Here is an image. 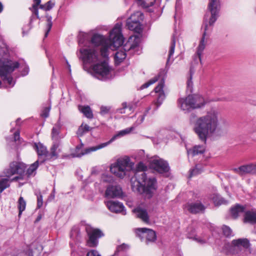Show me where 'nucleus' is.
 Returning a JSON list of instances; mask_svg holds the SVG:
<instances>
[{
	"label": "nucleus",
	"instance_id": "nucleus-1",
	"mask_svg": "<svg viewBox=\"0 0 256 256\" xmlns=\"http://www.w3.org/2000/svg\"><path fill=\"white\" fill-rule=\"evenodd\" d=\"M121 31L122 24H116L110 32L109 38L102 35L94 34L88 42L94 46L80 50L84 62L90 64L96 62L99 60V51L103 58H107L108 49L114 50L121 46L124 41Z\"/></svg>",
	"mask_w": 256,
	"mask_h": 256
},
{
	"label": "nucleus",
	"instance_id": "nucleus-2",
	"mask_svg": "<svg viewBox=\"0 0 256 256\" xmlns=\"http://www.w3.org/2000/svg\"><path fill=\"white\" fill-rule=\"evenodd\" d=\"M220 114L218 110L212 108L206 114L198 118L194 124V130L199 138L206 143L208 137L214 135L218 131Z\"/></svg>",
	"mask_w": 256,
	"mask_h": 256
},
{
	"label": "nucleus",
	"instance_id": "nucleus-3",
	"mask_svg": "<svg viewBox=\"0 0 256 256\" xmlns=\"http://www.w3.org/2000/svg\"><path fill=\"white\" fill-rule=\"evenodd\" d=\"M220 8L219 0H209L208 10L204 15L202 26V29H204V32L198 48L196 54L194 57V60L196 63L198 61L201 62V56L206 43L205 40L206 36L211 32L212 26L219 16Z\"/></svg>",
	"mask_w": 256,
	"mask_h": 256
},
{
	"label": "nucleus",
	"instance_id": "nucleus-4",
	"mask_svg": "<svg viewBox=\"0 0 256 256\" xmlns=\"http://www.w3.org/2000/svg\"><path fill=\"white\" fill-rule=\"evenodd\" d=\"M146 169V166L142 162L138 164L134 177L131 179L132 188L134 192L150 198L156 189V182L155 178H147L145 172Z\"/></svg>",
	"mask_w": 256,
	"mask_h": 256
},
{
	"label": "nucleus",
	"instance_id": "nucleus-5",
	"mask_svg": "<svg viewBox=\"0 0 256 256\" xmlns=\"http://www.w3.org/2000/svg\"><path fill=\"white\" fill-rule=\"evenodd\" d=\"M178 104L182 110L188 112L204 106L205 102L203 97L200 95H189L185 98H179Z\"/></svg>",
	"mask_w": 256,
	"mask_h": 256
},
{
	"label": "nucleus",
	"instance_id": "nucleus-6",
	"mask_svg": "<svg viewBox=\"0 0 256 256\" xmlns=\"http://www.w3.org/2000/svg\"><path fill=\"white\" fill-rule=\"evenodd\" d=\"M130 164V159L128 158H121L112 164L110 170L116 176L124 178L126 174V172L131 167Z\"/></svg>",
	"mask_w": 256,
	"mask_h": 256
},
{
	"label": "nucleus",
	"instance_id": "nucleus-7",
	"mask_svg": "<svg viewBox=\"0 0 256 256\" xmlns=\"http://www.w3.org/2000/svg\"><path fill=\"white\" fill-rule=\"evenodd\" d=\"M92 70L93 76L100 80H106L112 78L111 68L105 61L94 64Z\"/></svg>",
	"mask_w": 256,
	"mask_h": 256
},
{
	"label": "nucleus",
	"instance_id": "nucleus-8",
	"mask_svg": "<svg viewBox=\"0 0 256 256\" xmlns=\"http://www.w3.org/2000/svg\"><path fill=\"white\" fill-rule=\"evenodd\" d=\"M250 242L247 238H238L232 241L230 250L238 256H250Z\"/></svg>",
	"mask_w": 256,
	"mask_h": 256
},
{
	"label": "nucleus",
	"instance_id": "nucleus-9",
	"mask_svg": "<svg viewBox=\"0 0 256 256\" xmlns=\"http://www.w3.org/2000/svg\"><path fill=\"white\" fill-rule=\"evenodd\" d=\"M114 138H112L109 141L106 142L101 144L97 146L86 148L84 150H82L84 144L81 142L80 144L78 145L76 147L74 152L72 153L71 156L73 158H80L85 154H88L91 152H94L106 146L114 140Z\"/></svg>",
	"mask_w": 256,
	"mask_h": 256
},
{
	"label": "nucleus",
	"instance_id": "nucleus-10",
	"mask_svg": "<svg viewBox=\"0 0 256 256\" xmlns=\"http://www.w3.org/2000/svg\"><path fill=\"white\" fill-rule=\"evenodd\" d=\"M60 126L59 124H55L52 129V138L54 144L50 149L51 158L57 156L56 150L60 146V140L64 137V136L60 134Z\"/></svg>",
	"mask_w": 256,
	"mask_h": 256
},
{
	"label": "nucleus",
	"instance_id": "nucleus-11",
	"mask_svg": "<svg viewBox=\"0 0 256 256\" xmlns=\"http://www.w3.org/2000/svg\"><path fill=\"white\" fill-rule=\"evenodd\" d=\"M86 230L88 238L87 245L90 247H96L98 244V239L104 236L103 232L99 229L88 226L86 227Z\"/></svg>",
	"mask_w": 256,
	"mask_h": 256
},
{
	"label": "nucleus",
	"instance_id": "nucleus-12",
	"mask_svg": "<svg viewBox=\"0 0 256 256\" xmlns=\"http://www.w3.org/2000/svg\"><path fill=\"white\" fill-rule=\"evenodd\" d=\"M136 233L142 240L145 238V242L146 244L150 242H154L156 239L155 232L151 229L138 228L136 230Z\"/></svg>",
	"mask_w": 256,
	"mask_h": 256
},
{
	"label": "nucleus",
	"instance_id": "nucleus-13",
	"mask_svg": "<svg viewBox=\"0 0 256 256\" xmlns=\"http://www.w3.org/2000/svg\"><path fill=\"white\" fill-rule=\"evenodd\" d=\"M26 166L24 164L14 162L10 164L9 168L6 170L4 173L5 176L10 178L14 174H22L24 172Z\"/></svg>",
	"mask_w": 256,
	"mask_h": 256
},
{
	"label": "nucleus",
	"instance_id": "nucleus-14",
	"mask_svg": "<svg viewBox=\"0 0 256 256\" xmlns=\"http://www.w3.org/2000/svg\"><path fill=\"white\" fill-rule=\"evenodd\" d=\"M232 170L240 176L254 174L256 172V163L244 164L238 168H232Z\"/></svg>",
	"mask_w": 256,
	"mask_h": 256
},
{
	"label": "nucleus",
	"instance_id": "nucleus-15",
	"mask_svg": "<svg viewBox=\"0 0 256 256\" xmlns=\"http://www.w3.org/2000/svg\"><path fill=\"white\" fill-rule=\"evenodd\" d=\"M151 166L156 171L160 174L168 172L170 167L166 162L158 158H155L151 160Z\"/></svg>",
	"mask_w": 256,
	"mask_h": 256
},
{
	"label": "nucleus",
	"instance_id": "nucleus-16",
	"mask_svg": "<svg viewBox=\"0 0 256 256\" xmlns=\"http://www.w3.org/2000/svg\"><path fill=\"white\" fill-rule=\"evenodd\" d=\"M134 44H131L129 43H126L124 45V46L119 50L115 54L114 59L116 62H121L126 58V52L134 49Z\"/></svg>",
	"mask_w": 256,
	"mask_h": 256
},
{
	"label": "nucleus",
	"instance_id": "nucleus-17",
	"mask_svg": "<svg viewBox=\"0 0 256 256\" xmlns=\"http://www.w3.org/2000/svg\"><path fill=\"white\" fill-rule=\"evenodd\" d=\"M106 203V206L110 212L115 213H122L124 215L126 214L124 207L122 203L114 200H109Z\"/></svg>",
	"mask_w": 256,
	"mask_h": 256
},
{
	"label": "nucleus",
	"instance_id": "nucleus-18",
	"mask_svg": "<svg viewBox=\"0 0 256 256\" xmlns=\"http://www.w3.org/2000/svg\"><path fill=\"white\" fill-rule=\"evenodd\" d=\"M186 208L190 213L194 214L204 212L206 209V206L200 202L188 203Z\"/></svg>",
	"mask_w": 256,
	"mask_h": 256
},
{
	"label": "nucleus",
	"instance_id": "nucleus-19",
	"mask_svg": "<svg viewBox=\"0 0 256 256\" xmlns=\"http://www.w3.org/2000/svg\"><path fill=\"white\" fill-rule=\"evenodd\" d=\"M122 195V190L120 186H108L105 192V196L108 198L120 197Z\"/></svg>",
	"mask_w": 256,
	"mask_h": 256
},
{
	"label": "nucleus",
	"instance_id": "nucleus-20",
	"mask_svg": "<svg viewBox=\"0 0 256 256\" xmlns=\"http://www.w3.org/2000/svg\"><path fill=\"white\" fill-rule=\"evenodd\" d=\"M164 80L162 79L157 86H156L154 88L155 92L156 93H158L157 102L156 103V109H157L158 107L162 104L163 100L165 98V94L162 90L164 86Z\"/></svg>",
	"mask_w": 256,
	"mask_h": 256
},
{
	"label": "nucleus",
	"instance_id": "nucleus-21",
	"mask_svg": "<svg viewBox=\"0 0 256 256\" xmlns=\"http://www.w3.org/2000/svg\"><path fill=\"white\" fill-rule=\"evenodd\" d=\"M132 212L136 214L137 218L142 220L145 223L150 222L149 216L147 210L143 208L138 206L132 210Z\"/></svg>",
	"mask_w": 256,
	"mask_h": 256
},
{
	"label": "nucleus",
	"instance_id": "nucleus-22",
	"mask_svg": "<svg viewBox=\"0 0 256 256\" xmlns=\"http://www.w3.org/2000/svg\"><path fill=\"white\" fill-rule=\"evenodd\" d=\"M133 17H130L126 20V26L130 30L134 31L136 32L140 33L142 32V27L140 24V22H138V21L132 22V20H133Z\"/></svg>",
	"mask_w": 256,
	"mask_h": 256
},
{
	"label": "nucleus",
	"instance_id": "nucleus-23",
	"mask_svg": "<svg viewBox=\"0 0 256 256\" xmlns=\"http://www.w3.org/2000/svg\"><path fill=\"white\" fill-rule=\"evenodd\" d=\"M206 150V147L204 145H196L192 148L187 150L188 154L194 156L196 155L202 154Z\"/></svg>",
	"mask_w": 256,
	"mask_h": 256
},
{
	"label": "nucleus",
	"instance_id": "nucleus-24",
	"mask_svg": "<svg viewBox=\"0 0 256 256\" xmlns=\"http://www.w3.org/2000/svg\"><path fill=\"white\" fill-rule=\"evenodd\" d=\"M246 208L244 206L239 204H236L230 209V214L234 218H237L240 214H242L245 210Z\"/></svg>",
	"mask_w": 256,
	"mask_h": 256
},
{
	"label": "nucleus",
	"instance_id": "nucleus-25",
	"mask_svg": "<svg viewBox=\"0 0 256 256\" xmlns=\"http://www.w3.org/2000/svg\"><path fill=\"white\" fill-rule=\"evenodd\" d=\"M244 222L252 224L256 223V212L248 210L244 214Z\"/></svg>",
	"mask_w": 256,
	"mask_h": 256
},
{
	"label": "nucleus",
	"instance_id": "nucleus-26",
	"mask_svg": "<svg viewBox=\"0 0 256 256\" xmlns=\"http://www.w3.org/2000/svg\"><path fill=\"white\" fill-rule=\"evenodd\" d=\"M34 148L36 151L38 156H46L48 153L46 147H45L40 143H35L34 146Z\"/></svg>",
	"mask_w": 256,
	"mask_h": 256
},
{
	"label": "nucleus",
	"instance_id": "nucleus-27",
	"mask_svg": "<svg viewBox=\"0 0 256 256\" xmlns=\"http://www.w3.org/2000/svg\"><path fill=\"white\" fill-rule=\"evenodd\" d=\"M78 110L80 111L84 116L88 118L92 119L94 118L92 110L88 106H78Z\"/></svg>",
	"mask_w": 256,
	"mask_h": 256
},
{
	"label": "nucleus",
	"instance_id": "nucleus-28",
	"mask_svg": "<svg viewBox=\"0 0 256 256\" xmlns=\"http://www.w3.org/2000/svg\"><path fill=\"white\" fill-rule=\"evenodd\" d=\"M138 102V100L137 102H132L129 104L128 106H127V104L126 102H123L122 104V108L119 110V112L121 114L125 113L126 112L124 110L126 108H128L130 111H133L137 106Z\"/></svg>",
	"mask_w": 256,
	"mask_h": 256
},
{
	"label": "nucleus",
	"instance_id": "nucleus-29",
	"mask_svg": "<svg viewBox=\"0 0 256 256\" xmlns=\"http://www.w3.org/2000/svg\"><path fill=\"white\" fill-rule=\"evenodd\" d=\"M39 166V160L36 161L34 163L32 164L26 171V174L28 176H34L36 174V171Z\"/></svg>",
	"mask_w": 256,
	"mask_h": 256
},
{
	"label": "nucleus",
	"instance_id": "nucleus-30",
	"mask_svg": "<svg viewBox=\"0 0 256 256\" xmlns=\"http://www.w3.org/2000/svg\"><path fill=\"white\" fill-rule=\"evenodd\" d=\"M212 199L214 204L216 206L221 205L222 204H226L228 203L227 200L217 194H214Z\"/></svg>",
	"mask_w": 256,
	"mask_h": 256
},
{
	"label": "nucleus",
	"instance_id": "nucleus-31",
	"mask_svg": "<svg viewBox=\"0 0 256 256\" xmlns=\"http://www.w3.org/2000/svg\"><path fill=\"white\" fill-rule=\"evenodd\" d=\"M138 4L142 8H147L154 5L156 0H136Z\"/></svg>",
	"mask_w": 256,
	"mask_h": 256
},
{
	"label": "nucleus",
	"instance_id": "nucleus-32",
	"mask_svg": "<svg viewBox=\"0 0 256 256\" xmlns=\"http://www.w3.org/2000/svg\"><path fill=\"white\" fill-rule=\"evenodd\" d=\"M33 2L34 3L32 7L30 8V10L36 16L37 18L40 19L38 6L41 2V0H33Z\"/></svg>",
	"mask_w": 256,
	"mask_h": 256
},
{
	"label": "nucleus",
	"instance_id": "nucleus-33",
	"mask_svg": "<svg viewBox=\"0 0 256 256\" xmlns=\"http://www.w3.org/2000/svg\"><path fill=\"white\" fill-rule=\"evenodd\" d=\"M26 202L23 197L20 196L18 200V207L19 210L18 216H20L23 211L26 209Z\"/></svg>",
	"mask_w": 256,
	"mask_h": 256
},
{
	"label": "nucleus",
	"instance_id": "nucleus-34",
	"mask_svg": "<svg viewBox=\"0 0 256 256\" xmlns=\"http://www.w3.org/2000/svg\"><path fill=\"white\" fill-rule=\"evenodd\" d=\"M188 238L192 239L200 244L206 243L208 239V236L206 235L203 236L202 237L196 236L194 237L188 236Z\"/></svg>",
	"mask_w": 256,
	"mask_h": 256
},
{
	"label": "nucleus",
	"instance_id": "nucleus-35",
	"mask_svg": "<svg viewBox=\"0 0 256 256\" xmlns=\"http://www.w3.org/2000/svg\"><path fill=\"white\" fill-rule=\"evenodd\" d=\"M9 186V180L8 178H0V194Z\"/></svg>",
	"mask_w": 256,
	"mask_h": 256
},
{
	"label": "nucleus",
	"instance_id": "nucleus-36",
	"mask_svg": "<svg viewBox=\"0 0 256 256\" xmlns=\"http://www.w3.org/2000/svg\"><path fill=\"white\" fill-rule=\"evenodd\" d=\"M88 34L84 32H80L78 36V43L80 44H84L88 41Z\"/></svg>",
	"mask_w": 256,
	"mask_h": 256
},
{
	"label": "nucleus",
	"instance_id": "nucleus-37",
	"mask_svg": "<svg viewBox=\"0 0 256 256\" xmlns=\"http://www.w3.org/2000/svg\"><path fill=\"white\" fill-rule=\"evenodd\" d=\"M55 3L52 0H50L48 2L44 4H39L40 8L45 11H48L50 10L54 6Z\"/></svg>",
	"mask_w": 256,
	"mask_h": 256
},
{
	"label": "nucleus",
	"instance_id": "nucleus-38",
	"mask_svg": "<svg viewBox=\"0 0 256 256\" xmlns=\"http://www.w3.org/2000/svg\"><path fill=\"white\" fill-rule=\"evenodd\" d=\"M130 17H133L134 19L132 20V22H136L138 21V22H140L143 20L144 16L142 12L138 11L134 13Z\"/></svg>",
	"mask_w": 256,
	"mask_h": 256
},
{
	"label": "nucleus",
	"instance_id": "nucleus-39",
	"mask_svg": "<svg viewBox=\"0 0 256 256\" xmlns=\"http://www.w3.org/2000/svg\"><path fill=\"white\" fill-rule=\"evenodd\" d=\"M129 248V246L125 244H123L121 245H120L117 246L116 250L114 254L112 255L111 256H115L118 254L120 252H125L128 250Z\"/></svg>",
	"mask_w": 256,
	"mask_h": 256
},
{
	"label": "nucleus",
	"instance_id": "nucleus-40",
	"mask_svg": "<svg viewBox=\"0 0 256 256\" xmlns=\"http://www.w3.org/2000/svg\"><path fill=\"white\" fill-rule=\"evenodd\" d=\"M202 172V170L200 168V165H196L194 168L191 169L190 170L189 178L198 174H200Z\"/></svg>",
	"mask_w": 256,
	"mask_h": 256
},
{
	"label": "nucleus",
	"instance_id": "nucleus-41",
	"mask_svg": "<svg viewBox=\"0 0 256 256\" xmlns=\"http://www.w3.org/2000/svg\"><path fill=\"white\" fill-rule=\"evenodd\" d=\"M175 46H176V40H175V38H174V36H173L172 40L170 46V50L169 51L168 58L167 60V63L168 62L171 56H172V54L174 53Z\"/></svg>",
	"mask_w": 256,
	"mask_h": 256
},
{
	"label": "nucleus",
	"instance_id": "nucleus-42",
	"mask_svg": "<svg viewBox=\"0 0 256 256\" xmlns=\"http://www.w3.org/2000/svg\"><path fill=\"white\" fill-rule=\"evenodd\" d=\"M46 21H47V24H46L47 30L45 34V37L47 36L49 32L51 30V28H52V16H50L47 14L46 16Z\"/></svg>",
	"mask_w": 256,
	"mask_h": 256
},
{
	"label": "nucleus",
	"instance_id": "nucleus-43",
	"mask_svg": "<svg viewBox=\"0 0 256 256\" xmlns=\"http://www.w3.org/2000/svg\"><path fill=\"white\" fill-rule=\"evenodd\" d=\"M113 180L112 176L108 174H103L101 176V182H102L111 183Z\"/></svg>",
	"mask_w": 256,
	"mask_h": 256
},
{
	"label": "nucleus",
	"instance_id": "nucleus-44",
	"mask_svg": "<svg viewBox=\"0 0 256 256\" xmlns=\"http://www.w3.org/2000/svg\"><path fill=\"white\" fill-rule=\"evenodd\" d=\"M158 76H154V78H152L150 80H148V82H146L145 84H142L140 87L141 89L147 88L150 85L155 83L156 82H157L158 80Z\"/></svg>",
	"mask_w": 256,
	"mask_h": 256
},
{
	"label": "nucleus",
	"instance_id": "nucleus-45",
	"mask_svg": "<svg viewBox=\"0 0 256 256\" xmlns=\"http://www.w3.org/2000/svg\"><path fill=\"white\" fill-rule=\"evenodd\" d=\"M222 229L223 234L226 236L229 237L234 235L232 232L230 227L226 226H224Z\"/></svg>",
	"mask_w": 256,
	"mask_h": 256
},
{
	"label": "nucleus",
	"instance_id": "nucleus-46",
	"mask_svg": "<svg viewBox=\"0 0 256 256\" xmlns=\"http://www.w3.org/2000/svg\"><path fill=\"white\" fill-rule=\"evenodd\" d=\"M133 130V128L131 127L130 128H126L124 130H121L119 132L117 136H123L124 135H126V134H128L130 132ZM116 136H114V138H116ZM113 138V137L112 138ZM115 138H114V140Z\"/></svg>",
	"mask_w": 256,
	"mask_h": 256
},
{
	"label": "nucleus",
	"instance_id": "nucleus-47",
	"mask_svg": "<svg viewBox=\"0 0 256 256\" xmlns=\"http://www.w3.org/2000/svg\"><path fill=\"white\" fill-rule=\"evenodd\" d=\"M50 110V107H46L44 108L42 110L40 115L43 118H47L49 116V112Z\"/></svg>",
	"mask_w": 256,
	"mask_h": 256
},
{
	"label": "nucleus",
	"instance_id": "nucleus-48",
	"mask_svg": "<svg viewBox=\"0 0 256 256\" xmlns=\"http://www.w3.org/2000/svg\"><path fill=\"white\" fill-rule=\"evenodd\" d=\"M190 76L188 80L187 86H188V88L190 89V90L191 92L192 91V73L194 72H192V68L190 70Z\"/></svg>",
	"mask_w": 256,
	"mask_h": 256
},
{
	"label": "nucleus",
	"instance_id": "nucleus-49",
	"mask_svg": "<svg viewBox=\"0 0 256 256\" xmlns=\"http://www.w3.org/2000/svg\"><path fill=\"white\" fill-rule=\"evenodd\" d=\"M150 109V108H148V110H146V114H143V115H142V116H140V118H138V120H136V124H137V125H138V124H142V123L143 122V121H144V117H145V116H146V114L147 112H148V110H149Z\"/></svg>",
	"mask_w": 256,
	"mask_h": 256
},
{
	"label": "nucleus",
	"instance_id": "nucleus-50",
	"mask_svg": "<svg viewBox=\"0 0 256 256\" xmlns=\"http://www.w3.org/2000/svg\"><path fill=\"white\" fill-rule=\"evenodd\" d=\"M42 196L40 194L37 196V207L40 208L42 206Z\"/></svg>",
	"mask_w": 256,
	"mask_h": 256
},
{
	"label": "nucleus",
	"instance_id": "nucleus-51",
	"mask_svg": "<svg viewBox=\"0 0 256 256\" xmlns=\"http://www.w3.org/2000/svg\"><path fill=\"white\" fill-rule=\"evenodd\" d=\"M86 133V131H84V129L81 126L79 127L76 132L78 136H83Z\"/></svg>",
	"mask_w": 256,
	"mask_h": 256
},
{
	"label": "nucleus",
	"instance_id": "nucleus-52",
	"mask_svg": "<svg viewBox=\"0 0 256 256\" xmlns=\"http://www.w3.org/2000/svg\"><path fill=\"white\" fill-rule=\"evenodd\" d=\"M86 256H100L98 252L95 250H92L88 252Z\"/></svg>",
	"mask_w": 256,
	"mask_h": 256
},
{
	"label": "nucleus",
	"instance_id": "nucleus-53",
	"mask_svg": "<svg viewBox=\"0 0 256 256\" xmlns=\"http://www.w3.org/2000/svg\"><path fill=\"white\" fill-rule=\"evenodd\" d=\"M109 110H110V109L108 108H107L106 106H102L100 108V112L102 114H105L108 112Z\"/></svg>",
	"mask_w": 256,
	"mask_h": 256
},
{
	"label": "nucleus",
	"instance_id": "nucleus-54",
	"mask_svg": "<svg viewBox=\"0 0 256 256\" xmlns=\"http://www.w3.org/2000/svg\"><path fill=\"white\" fill-rule=\"evenodd\" d=\"M79 232V230L78 228H73L70 234V236H73L74 234H78Z\"/></svg>",
	"mask_w": 256,
	"mask_h": 256
},
{
	"label": "nucleus",
	"instance_id": "nucleus-55",
	"mask_svg": "<svg viewBox=\"0 0 256 256\" xmlns=\"http://www.w3.org/2000/svg\"><path fill=\"white\" fill-rule=\"evenodd\" d=\"M82 128L84 129V131H86V132H88L90 131L92 128L90 127L88 124H83L80 126Z\"/></svg>",
	"mask_w": 256,
	"mask_h": 256
},
{
	"label": "nucleus",
	"instance_id": "nucleus-56",
	"mask_svg": "<svg viewBox=\"0 0 256 256\" xmlns=\"http://www.w3.org/2000/svg\"><path fill=\"white\" fill-rule=\"evenodd\" d=\"M20 138V132L18 131H16L14 133V140L15 142H16Z\"/></svg>",
	"mask_w": 256,
	"mask_h": 256
},
{
	"label": "nucleus",
	"instance_id": "nucleus-57",
	"mask_svg": "<svg viewBox=\"0 0 256 256\" xmlns=\"http://www.w3.org/2000/svg\"><path fill=\"white\" fill-rule=\"evenodd\" d=\"M196 117V116L194 113H192L190 115V122H192L194 121V118Z\"/></svg>",
	"mask_w": 256,
	"mask_h": 256
},
{
	"label": "nucleus",
	"instance_id": "nucleus-58",
	"mask_svg": "<svg viewBox=\"0 0 256 256\" xmlns=\"http://www.w3.org/2000/svg\"><path fill=\"white\" fill-rule=\"evenodd\" d=\"M3 5L2 4V2H0V13L2 12L3 10Z\"/></svg>",
	"mask_w": 256,
	"mask_h": 256
},
{
	"label": "nucleus",
	"instance_id": "nucleus-59",
	"mask_svg": "<svg viewBox=\"0 0 256 256\" xmlns=\"http://www.w3.org/2000/svg\"><path fill=\"white\" fill-rule=\"evenodd\" d=\"M19 178L18 176H16L12 179V180H17Z\"/></svg>",
	"mask_w": 256,
	"mask_h": 256
},
{
	"label": "nucleus",
	"instance_id": "nucleus-60",
	"mask_svg": "<svg viewBox=\"0 0 256 256\" xmlns=\"http://www.w3.org/2000/svg\"><path fill=\"white\" fill-rule=\"evenodd\" d=\"M54 189L53 190V194H52L51 196L52 198H54Z\"/></svg>",
	"mask_w": 256,
	"mask_h": 256
},
{
	"label": "nucleus",
	"instance_id": "nucleus-61",
	"mask_svg": "<svg viewBox=\"0 0 256 256\" xmlns=\"http://www.w3.org/2000/svg\"><path fill=\"white\" fill-rule=\"evenodd\" d=\"M28 68H26L24 71V75H26V74H28Z\"/></svg>",
	"mask_w": 256,
	"mask_h": 256
},
{
	"label": "nucleus",
	"instance_id": "nucleus-62",
	"mask_svg": "<svg viewBox=\"0 0 256 256\" xmlns=\"http://www.w3.org/2000/svg\"><path fill=\"white\" fill-rule=\"evenodd\" d=\"M67 62V64H68V68L70 70V65L68 64V62Z\"/></svg>",
	"mask_w": 256,
	"mask_h": 256
},
{
	"label": "nucleus",
	"instance_id": "nucleus-63",
	"mask_svg": "<svg viewBox=\"0 0 256 256\" xmlns=\"http://www.w3.org/2000/svg\"><path fill=\"white\" fill-rule=\"evenodd\" d=\"M45 160H42L40 161V163H42L44 162Z\"/></svg>",
	"mask_w": 256,
	"mask_h": 256
},
{
	"label": "nucleus",
	"instance_id": "nucleus-64",
	"mask_svg": "<svg viewBox=\"0 0 256 256\" xmlns=\"http://www.w3.org/2000/svg\"><path fill=\"white\" fill-rule=\"evenodd\" d=\"M20 118H18L17 120H16V122H18V121L19 120Z\"/></svg>",
	"mask_w": 256,
	"mask_h": 256
}]
</instances>
